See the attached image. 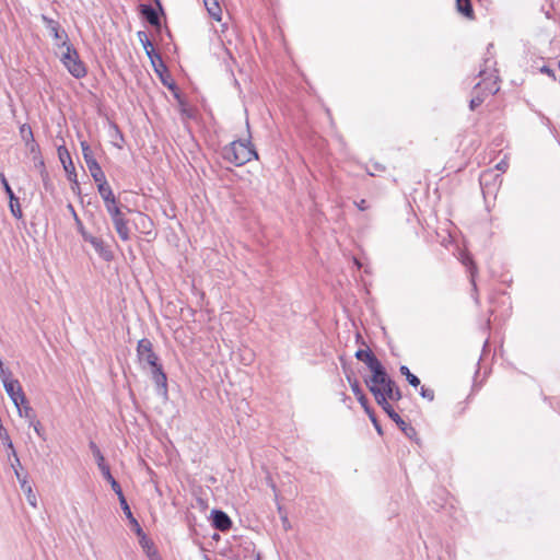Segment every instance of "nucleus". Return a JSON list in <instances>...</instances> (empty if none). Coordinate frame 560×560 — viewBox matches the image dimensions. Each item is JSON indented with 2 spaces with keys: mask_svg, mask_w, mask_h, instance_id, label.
Listing matches in <instances>:
<instances>
[{
  "mask_svg": "<svg viewBox=\"0 0 560 560\" xmlns=\"http://www.w3.org/2000/svg\"><path fill=\"white\" fill-rule=\"evenodd\" d=\"M20 135L22 140L25 143V147L30 151V153L35 154L38 152V144L34 139V135L30 125L24 124L20 127Z\"/></svg>",
  "mask_w": 560,
  "mask_h": 560,
  "instance_id": "12",
  "label": "nucleus"
},
{
  "mask_svg": "<svg viewBox=\"0 0 560 560\" xmlns=\"http://www.w3.org/2000/svg\"><path fill=\"white\" fill-rule=\"evenodd\" d=\"M89 446L93 453V456L97 463L98 468L106 466L107 464H105V458H104L101 450L98 448V446L93 441L90 442Z\"/></svg>",
  "mask_w": 560,
  "mask_h": 560,
  "instance_id": "22",
  "label": "nucleus"
},
{
  "mask_svg": "<svg viewBox=\"0 0 560 560\" xmlns=\"http://www.w3.org/2000/svg\"><path fill=\"white\" fill-rule=\"evenodd\" d=\"M212 525L214 528L225 532L232 526V521L226 513L220 510L211 512Z\"/></svg>",
  "mask_w": 560,
  "mask_h": 560,
  "instance_id": "13",
  "label": "nucleus"
},
{
  "mask_svg": "<svg viewBox=\"0 0 560 560\" xmlns=\"http://www.w3.org/2000/svg\"><path fill=\"white\" fill-rule=\"evenodd\" d=\"M34 431L36 432V434L42 438L43 440H45V433H44V430L42 428V424L40 422H36L35 424V428H34Z\"/></svg>",
  "mask_w": 560,
  "mask_h": 560,
  "instance_id": "38",
  "label": "nucleus"
},
{
  "mask_svg": "<svg viewBox=\"0 0 560 560\" xmlns=\"http://www.w3.org/2000/svg\"><path fill=\"white\" fill-rule=\"evenodd\" d=\"M151 374H152V380L154 381L155 385L158 387L162 388L164 393H166L167 377L162 369V365L158 364L156 368H151Z\"/></svg>",
  "mask_w": 560,
  "mask_h": 560,
  "instance_id": "15",
  "label": "nucleus"
},
{
  "mask_svg": "<svg viewBox=\"0 0 560 560\" xmlns=\"http://www.w3.org/2000/svg\"><path fill=\"white\" fill-rule=\"evenodd\" d=\"M203 4L213 20L218 22L222 20V9L218 0H203Z\"/></svg>",
  "mask_w": 560,
  "mask_h": 560,
  "instance_id": "17",
  "label": "nucleus"
},
{
  "mask_svg": "<svg viewBox=\"0 0 560 560\" xmlns=\"http://www.w3.org/2000/svg\"><path fill=\"white\" fill-rule=\"evenodd\" d=\"M96 183H97L98 194L101 195L104 203L116 200L110 186L106 182L105 176L103 177L102 182H96Z\"/></svg>",
  "mask_w": 560,
  "mask_h": 560,
  "instance_id": "18",
  "label": "nucleus"
},
{
  "mask_svg": "<svg viewBox=\"0 0 560 560\" xmlns=\"http://www.w3.org/2000/svg\"><path fill=\"white\" fill-rule=\"evenodd\" d=\"M65 154L67 155V158H68V160H69V165H68V164H63V167H65V170H66L67 172H69L70 166H71V167H73V164H72V162H71V160H70V156H69V154H68V152H67L66 150H65Z\"/></svg>",
  "mask_w": 560,
  "mask_h": 560,
  "instance_id": "43",
  "label": "nucleus"
},
{
  "mask_svg": "<svg viewBox=\"0 0 560 560\" xmlns=\"http://www.w3.org/2000/svg\"><path fill=\"white\" fill-rule=\"evenodd\" d=\"M61 62L77 79H81L86 74V68L81 61L78 51L70 45L66 47V51L61 56Z\"/></svg>",
  "mask_w": 560,
  "mask_h": 560,
  "instance_id": "4",
  "label": "nucleus"
},
{
  "mask_svg": "<svg viewBox=\"0 0 560 560\" xmlns=\"http://www.w3.org/2000/svg\"><path fill=\"white\" fill-rule=\"evenodd\" d=\"M42 20L45 24V27L48 30L49 34L56 40L57 46H61L65 48L67 46H70L68 44L67 33L60 27V24L57 21H55L46 15H42Z\"/></svg>",
  "mask_w": 560,
  "mask_h": 560,
  "instance_id": "10",
  "label": "nucleus"
},
{
  "mask_svg": "<svg viewBox=\"0 0 560 560\" xmlns=\"http://www.w3.org/2000/svg\"><path fill=\"white\" fill-rule=\"evenodd\" d=\"M369 416H370V419L372 420V422H373V424H374L375 429L377 430V432H378V433H382L381 425L377 423V421H376V419H375L374 415L371 412V413H369Z\"/></svg>",
  "mask_w": 560,
  "mask_h": 560,
  "instance_id": "41",
  "label": "nucleus"
},
{
  "mask_svg": "<svg viewBox=\"0 0 560 560\" xmlns=\"http://www.w3.org/2000/svg\"><path fill=\"white\" fill-rule=\"evenodd\" d=\"M118 495V499H119V503H120V506L126 515V517L129 520V518H132V513H131V510L127 503V500L124 495V493L121 492L120 494H117Z\"/></svg>",
  "mask_w": 560,
  "mask_h": 560,
  "instance_id": "26",
  "label": "nucleus"
},
{
  "mask_svg": "<svg viewBox=\"0 0 560 560\" xmlns=\"http://www.w3.org/2000/svg\"><path fill=\"white\" fill-rule=\"evenodd\" d=\"M348 381L350 383L351 389H352L353 394L355 395V397L364 394L357 380H352L350 376H348Z\"/></svg>",
  "mask_w": 560,
  "mask_h": 560,
  "instance_id": "29",
  "label": "nucleus"
},
{
  "mask_svg": "<svg viewBox=\"0 0 560 560\" xmlns=\"http://www.w3.org/2000/svg\"><path fill=\"white\" fill-rule=\"evenodd\" d=\"M103 477L110 483L112 489L116 494H120L122 492L120 485L115 480V478L110 474L109 466L106 465L100 468Z\"/></svg>",
  "mask_w": 560,
  "mask_h": 560,
  "instance_id": "19",
  "label": "nucleus"
},
{
  "mask_svg": "<svg viewBox=\"0 0 560 560\" xmlns=\"http://www.w3.org/2000/svg\"><path fill=\"white\" fill-rule=\"evenodd\" d=\"M400 373L402 375L406 376L408 383L413 386V387H417L420 385V380L418 378V376H416L415 374H412L410 372V370L406 366V365H401L400 369H399Z\"/></svg>",
  "mask_w": 560,
  "mask_h": 560,
  "instance_id": "24",
  "label": "nucleus"
},
{
  "mask_svg": "<svg viewBox=\"0 0 560 560\" xmlns=\"http://www.w3.org/2000/svg\"><path fill=\"white\" fill-rule=\"evenodd\" d=\"M0 378L8 396L11 398L15 407L26 404L25 394L18 380L11 378L10 373H7L4 370H1Z\"/></svg>",
  "mask_w": 560,
  "mask_h": 560,
  "instance_id": "6",
  "label": "nucleus"
},
{
  "mask_svg": "<svg viewBox=\"0 0 560 560\" xmlns=\"http://www.w3.org/2000/svg\"><path fill=\"white\" fill-rule=\"evenodd\" d=\"M105 208L109 213L112 221L124 215L120 208L117 206V200L105 203Z\"/></svg>",
  "mask_w": 560,
  "mask_h": 560,
  "instance_id": "23",
  "label": "nucleus"
},
{
  "mask_svg": "<svg viewBox=\"0 0 560 560\" xmlns=\"http://www.w3.org/2000/svg\"><path fill=\"white\" fill-rule=\"evenodd\" d=\"M483 103V97L480 96L479 94H476L475 96H472V98L470 100V103H469V108L471 110H475L477 107H479L481 104Z\"/></svg>",
  "mask_w": 560,
  "mask_h": 560,
  "instance_id": "30",
  "label": "nucleus"
},
{
  "mask_svg": "<svg viewBox=\"0 0 560 560\" xmlns=\"http://www.w3.org/2000/svg\"><path fill=\"white\" fill-rule=\"evenodd\" d=\"M58 152H59V158H60V161L62 162V164H67L66 156L63 155V152L61 151V149H59Z\"/></svg>",
  "mask_w": 560,
  "mask_h": 560,
  "instance_id": "44",
  "label": "nucleus"
},
{
  "mask_svg": "<svg viewBox=\"0 0 560 560\" xmlns=\"http://www.w3.org/2000/svg\"><path fill=\"white\" fill-rule=\"evenodd\" d=\"M139 218H140V222H141L143 228H147L148 225L152 224L151 220L147 215H144L142 213L139 214Z\"/></svg>",
  "mask_w": 560,
  "mask_h": 560,
  "instance_id": "39",
  "label": "nucleus"
},
{
  "mask_svg": "<svg viewBox=\"0 0 560 560\" xmlns=\"http://www.w3.org/2000/svg\"><path fill=\"white\" fill-rule=\"evenodd\" d=\"M137 357L141 364H148L150 368H156L160 364L159 358L153 351L152 342L147 338L138 341Z\"/></svg>",
  "mask_w": 560,
  "mask_h": 560,
  "instance_id": "7",
  "label": "nucleus"
},
{
  "mask_svg": "<svg viewBox=\"0 0 560 560\" xmlns=\"http://www.w3.org/2000/svg\"><path fill=\"white\" fill-rule=\"evenodd\" d=\"M357 206L360 210H365L368 209V205H366V201L364 199L360 200L359 202H357Z\"/></svg>",
  "mask_w": 560,
  "mask_h": 560,
  "instance_id": "42",
  "label": "nucleus"
},
{
  "mask_svg": "<svg viewBox=\"0 0 560 560\" xmlns=\"http://www.w3.org/2000/svg\"><path fill=\"white\" fill-rule=\"evenodd\" d=\"M10 210H11V213L13 214V217H15L16 219L22 218V210L20 207L19 199L16 197H15V200L10 199Z\"/></svg>",
  "mask_w": 560,
  "mask_h": 560,
  "instance_id": "27",
  "label": "nucleus"
},
{
  "mask_svg": "<svg viewBox=\"0 0 560 560\" xmlns=\"http://www.w3.org/2000/svg\"><path fill=\"white\" fill-rule=\"evenodd\" d=\"M141 14L145 18V20L153 26L159 27L161 25L160 16L158 11L149 5V4H141L140 5Z\"/></svg>",
  "mask_w": 560,
  "mask_h": 560,
  "instance_id": "14",
  "label": "nucleus"
},
{
  "mask_svg": "<svg viewBox=\"0 0 560 560\" xmlns=\"http://www.w3.org/2000/svg\"><path fill=\"white\" fill-rule=\"evenodd\" d=\"M138 36L140 38V42L142 43L143 45V48L147 50V49H150L152 46L151 42L149 40L147 34L144 32H139L138 33Z\"/></svg>",
  "mask_w": 560,
  "mask_h": 560,
  "instance_id": "32",
  "label": "nucleus"
},
{
  "mask_svg": "<svg viewBox=\"0 0 560 560\" xmlns=\"http://www.w3.org/2000/svg\"><path fill=\"white\" fill-rule=\"evenodd\" d=\"M81 149H82L83 159H84L86 166L91 173V176L93 177V179L95 182H102L105 174L102 171L97 161L95 160L90 145L83 141V142H81Z\"/></svg>",
  "mask_w": 560,
  "mask_h": 560,
  "instance_id": "9",
  "label": "nucleus"
},
{
  "mask_svg": "<svg viewBox=\"0 0 560 560\" xmlns=\"http://www.w3.org/2000/svg\"><path fill=\"white\" fill-rule=\"evenodd\" d=\"M372 394L375 397L377 404L383 408V410L388 415V417L395 421V423L399 427V429L405 433V435L409 439H412L416 435V430L413 427L404 421L400 416L393 409V407L385 401V398L378 390H373Z\"/></svg>",
  "mask_w": 560,
  "mask_h": 560,
  "instance_id": "5",
  "label": "nucleus"
},
{
  "mask_svg": "<svg viewBox=\"0 0 560 560\" xmlns=\"http://www.w3.org/2000/svg\"><path fill=\"white\" fill-rule=\"evenodd\" d=\"M68 208H69V211H71L73 214H74V213H77V212L74 211V208H73V206H72V205H68Z\"/></svg>",
  "mask_w": 560,
  "mask_h": 560,
  "instance_id": "47",
  "label": "nucleus"
},
{
  "mask_svg": "<svg viewBox=\"0 0 560 560\" xmlns=\"http://www.w3.org/2000/svg\"><path fill=\"white\" fill-rule=\"evenodd\" d=\"M131 525L133 526L136 533L138 535H141L142 534V528L141 526L139 525L138 521L132 516V518H129Z\"/></svg>",
  "mask_w": 560,
  "mask_h": 560,
  "instance_id": "37",
  "label": "nucleus"
},
{
  "mask_svg": "<svg viewBox=\"0 0 560 560\" xmlns=\"http://www.w3.org/2000/svg\"><path fill=\"white\" fill-rule=\"evenodd\" d=\"M84 241L90 243L94 250L98 254V256L104 259L105 261H109L113 259V252L109 249V247L105 244V242L96 236L91 235H84Z\"/></svg>",
  "mask_w": 560,
  "mask_h": 560,
  "instance_id": "11",
  "label": "nucleus"
},
{
  "mask_svg": "<svg viewBox=\"0 0 560 560\" xmlns=\"http://www.w3.org/2000/svg\"><path fill=\"white\" fill-rule=\"evenodd\" d=\"M357 399L358 401L360 402V405L364 408V410L366 411V413H371V410L369 408V401H368V398L364 394L362 395H359L357 396Z\"/></svg>",
  "mask_w": 560,
  "mask_h": 560,
  "instance_id": "34",
  "label": "nucleus"
},
{
  "mask_svg": "<svg viewBox=\"0 0 560 560\" xmlns=\"http://www.w3.org/2000/svg\"><path fill=\"white\" fill-rule=\"evenodd\" d=\"M27 422H28L30 427L35 428L36 422H39V421L36 419V416H35L32 420H27Z\"/></svg>",
  "mask_w": 560,
  "mask_h": 560,
  "instance_id": "45",
  "label": "nucleus"
},
{
  "mask_svg": "<svg viewBox=\"0 0 560 560\" xmlns=\"http://www.w3.org/2000/svg\"><path fill=\"white\" fill-rule=\"evenodd\" d=\"M113 224L117 234L122 241H128L130 238V231L128 228L127 220L124 215L113 220Z\"/></svg>",
  "mask_w": 560,
  "mask_h": 560,
  "instance_id": "16",
  "label": "nucleus"
},
{
  "mask_svg": "<svg viewBox=\"0 0 560 560\" xmlns=\"http://www.w3.org/2000/svg\"><path fill=\"white\" fill-rule=\"evenodd\" d=\"M494 65L495 61L492 58L485 59L483 67L479 71L481 82L475 86L476 93H478V90L481 89V85H483V90L487 91L488 94H494L499 91V86L497 85L498 77Z\"/></svg>",
  "mask_w": 560,
  "mask_h": 560,
  "instance_id": "3",
  "label": "nucleus"
},
{
  "mask_svg": "<svg viewBox=\"0 0 560 560\" xmlns=\"http://www.w3.org/2000/svg\"><path fill=\"white\" fill-rule=\"evenodd\" d=\"M381 377L382 378L365 380V384L369 387L370 392L372 393V389L378 390L385 398V401H387L388 399H401V392L396 386L395 382L388 376L386 370L383 371V375Z\"/></svg>",
  "mask_w": 560,
  "mask_h": 560,
  "instance_id": "2",
  "label": "nucleus"
},
{
  "mask_svg": "<svg viewBox=\"0 0 560 560\" xmlns=\"http://www.w3.org/2000/svg\"><path fill=\"white\" fill-rule=\"evenodd\" d=\"M456 8L457 11L466 18H474V10L470 0H456Z\"/></svg>",
  "mask_w": 560,
  "mask_h": 560,
  "instance_id": "21",
  "label": "nucleus"
},
{
  "mask_svg": "<svg viewBox=\"0 0 560 560\" xmlns=\"http://www.w3.org/2000/svg\"><path fill=\"white\" fill-rule=\"evenodd\" d=\"M27 501L30 502V504H32L33 506H36V497L35 494L33 493L32 491V488L28 487L27 488Z\"/></svg>",
  "mask_w": 560,
  "mask_h": 560,
  "instance_id": "36",
  "label": "nucleus"
},
{
  "mask_svg": "<svg viewBox=\"0 0 560 560\" xmlns=\"http://www.w3.org/2000/svg\"><path fill=\"white\" fill-rule=\"evenodd\" d=\"M18 413L20 417L25 418L26 420H32L35 417V412L31 406L26 404L20 405L16 407Z\"/></svg>",
  "mask_w": 560,
  "mask_h": 560,
  "instance_id": "25",
  "label": "nucleus"
},
{
  "mask_svg": "<svg viewBox=\"0 0 560 560\" xmlns=\"http://www.w3.org/2000/svg\"><path fill=\"white\" fill-rule=\"evenodd\" d=\"M509 167V163L506 161H501L497 164V170L505 172Z\"/></svg>",
  "mask_w": 560,
  "mask_h": 560,
  "instance_id": "40",
  "label": "nucleus"
},
{
  "mask_svg": "<svg viewBox=\"0 0 560 560\" xmlns=\"http://www.w3.org/2000/svg\"><path fill=\"white\" fill-rule=\"evenodd\" d=\"M27 422H28L30 427L35 428L36 422H39V421L36 419V416H35L32 420H27Z\"/></svg>",
  "mask_w": 560,
  "mask_h": 560,
  "instance_id": "46",
  "label": "nucleus"
},
{
  "mask_svg": "<svg viewBox=\"0 0 560 560\" xmlns=\"http://www.w3.org/2000/svg\"><path fill=\"white\" fill-rule=\"evenodd\" d=\"M74 220L77 222V225H78V231L79 233L81 234L82 238L84 240V235H91L89 232H86V230L84 229L82 222L80 221L79 217L77 213H74Z\"/></svg>",
  "mask_w": 560,
  "mask_h": 560,
  "instance_id": "35",
  "label": "nucleus"
},
{
  "mask_svg": "<svg viewBox=\"0 0 560 560\" xmlns=\"http://www.w3.org/2000/svg\"><path fill=\"white\" fill-rule=\"evenodd\" d=\"M148 57L151 59V62L153 66H155V60H158L160 63H162L161 57L154 51V48L151 47L150 49L145 50Z\"/></svg>",
  "mask_w": 560,
  "mask_h": 560,
  "instance_id": "33",
  "label": "nucleus"
},
{
  "mask_svg": "<svg viewBox=\"0 0 560 560\" xmlns=\"http://www.w3.org/2000/svg\"><path fill=\"white\" fill-rule=\"evenodd\" d=\"M420 395L430 401L434 399V390L424 386L421 387Z\"/></svg>",
  "mask_w": 560,
  "mask_h": 560,
  "instance_id": "31",
  "label": "nucleus"
},
{
  "mask_svg": "<svg viewBox=\"0 0 560 560\" xmlns=\"http://www.w3.org/2000/svg\"><path fill=\"white\" fill-rule=\"evenodd\" d=\"M462 262L469 268V272H470V281H471V284H472V288H474V291L477 290V285H476V282H475V276L477 273V267L475 266L471 257L468 255V254H463L462 255Z\"/></svg>",
  "mask_w": 560,
  "mask_h": 560,
  "instance_id": "20",
  "label": "nucleus"
},
{
  "mask_svg": "<svg viewBox=\"0 0 560 560\" xmlns=\"http://www.w3.org/2000/svg\"><path fill=\"white\" fill-rule=\"evenodd\" d=\"M221 155L223 160L236 166L258 159V153L252 145L249 139L232 141L230 144L223 147Z\"/></svg>",
  "mask_w": 560,
  "mask_h": 560,
  "instance_id": "1",
  "label": "nucleus"
},
{
  "mask_svg": "<svg viewBox=\"0 0 560 560\" xmlns=\"http://www.w3.org/2000/svg\"><path fill=\"white\" fill-rule=\"evenodd\" d=\"M541 71H542V72H545V73H550V70H549L548 68H546V67H544V68L541 69Z\"/></svg>",
  "mask_w": 560,
  "mask_h": 560,
  "instance_id": "48",
  "label": "nucleus"
},
{
  "mask_svg": "<svg viewBox=\"0 0 560 560\" xmlns=\"http://www.w3.org/2000/svg\"><path fill=\"white\" fill-rule=\"evenodd\" d=\"M0 180H1V184H2V186L4 188V190H5L9 199L15 200V195H14L13 190L11 189V187H10V185H9V183H8V180H7V178H5L3 173H0Z\"/></svg>",
  "mask_w": 560,
  "mask_h": 560,
  "instance_id": "28",
  "label": "nucleus"
},
{
  "mask_svg": "<svg viewBox=\"0 0 560 560\" xmlns=\"http://www.w3.org/2000/svg\"><path fill=\"white\" fill-rule=\"evenodd\" d=\"M355 358L368 365V368L372 372V376L370 378H382L381 376L383 375V371H385V368L382 365L380 360L372 353V351L360 349L355 352Z\"/></svg>",
  "mask_w": 560,
  "mask_h": 560,
  "instance_id": "8",
  "label": "nucleus"
}]
</instances>
